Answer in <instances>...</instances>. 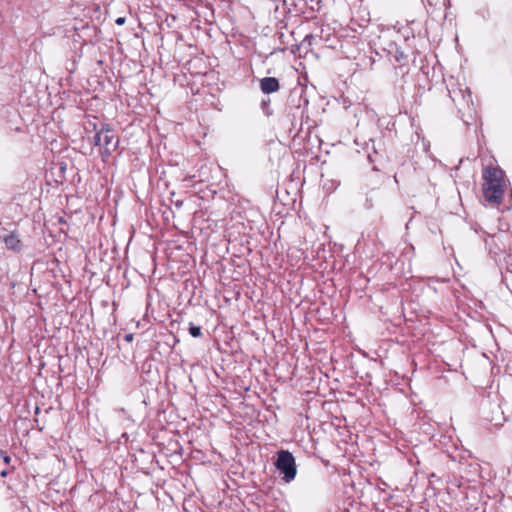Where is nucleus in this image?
I'll return each instance as SVG.
<instances>
[{"instance_id":"2eb2a0df","label":"nucleus","mask_w":512,"mask_h":512,"mask_svg":"<svg viewBox=\"0 0 512 512\" xmlns=\"http://www.w3.org/2000/svg\"><path fill=\"white\" fill-rule=\"evenodd\" d=\"M371 143H372V147H373V149H374L375 153H378V152H377V150H376V149H375V147H374V140H371Z\"/></svg>"},{"instance_id":"1a4fd4ad","label":"nucleus","mask_w":512,"mask_h":512,"mask_svg":"<svg viewBox=\"0 0 512 512\" xmlns=\"http://www.w3.org/2000/svg\"><path fill=\"white\" fill-rule=\"evenodd\" d=\"M373 199H374V197H373L372 194H367L366 195L365 204H364L366 209L373 208V206H374Z\"/></svg>"},{"instance_id":"f257e3e1","label":"nucleus","mask_w":512,"mask_h":512,"mask_svg":"<svg viewBox=\"0 0 512 512\" xmlns=\"http://www.w3.org/2000/svg\"><path fill=\"white\" fill-rule=\"evenodd\" d=\"M483 195L491 203L500 204L505 192V174L499 167L488 166L483 170Z\"/></svg>"},{"instance_id":"423d86ee","label":"nucleus","mask_w":512,"mask_h":512,"mask_svg":"<svg viewBox=\"0 0 512 512\" xmlns=\"http://www.w3.org/2000/svg\"><path fill=\"white\" fill-rule=\"evenodd\" d=\"M270 103L271 101L269 98L263 99L261 102V109L266 116H270L273 113L272 109L270 108Z\"/></svg>"},{"instance_id":"f03ea898","label":"nucleus","mask_w":512,"mask_h":512,"mask_svg":"<svg viewBox=\"0 0 512 512\" xmlns=\"http://www.w3.org/2000/svg\"><path fill=\"white\" fill-rule=\"evenodd\" d=\"M92 128L96 131L93 137V144L95 146H99L102 151V157H109L114 151L118 149L119 146V138L117 137L115 130L110 124H103L99 130H97V125L92 123Z\"/></svg>"},{"instance_id":"39448f33","label":"nucleus","mask_w":512,"mask_h":512,"mask_svg":"<svg viewBox=\"0 0 512 512\" xmlns=\"http://www.w3.org/2000/svg\"><path fill=\"white\" fill-rule=\"evenodd\" d=\"M4 243L9 250L14 252H20L22 249V242L14 232L4 237Z\"/></svg>"},{"instance_id":"4468645a","label":"nucleus","mask_w":512,"mask_h":512,"mask_svg":"<svg viewBox=\"0 0 512 512\" xmlns=\"http://www.w3.org/2000/svg\"><path fill=\"white\" fill-rule=\"evenodd\" d=\"M7 475H8V471H7V470H2V471L0 472V476H1V477H6Z\"/></svg>"},{"instance_id":"9b49d317","label":"nucleus","mask_w":512,"mask_h":512,"mask_svg":"<svg viewBox=\"0 0 512 512\" xmlns=\"http://www.w3.org/2000/svg\"><path fill=\"white\" fill-rule=\"evenodd\" d=\"M126 21V18L125 17H118L116 20H115V23L118 25V26H121L125 23Z\"/></svg>"},{"instance_id":"0eeeda50","label":"nucleus","mask_w":512,"mask_h":512,"mask_svg":"<svg viewBox=\"0 0 512 512\" xmlns=\"http://www.w3.org/2000/svg\"><path fill=\"white\" fill-rule=\"evenodd\" d=\"M393 57H394L395 61L400 63L401 65H403L404 62L407 60V55L399 49H397L395 51Z\"/></svg>"},{"instance_id":"ddd939ff","label":"nucleus","mask_w":512,"mask_h":512,"mask_svg":"<svg viewBox=\"0 0 512 512\" xmlns=\"http://www.w3.org/2000/svg\"><path fill=\"white\" fill-rule=\"evenodd\" d=\"M124 340L127 341V342H131L133 340V334H126L124 336Z\"/></svg>"},{"instance_id":"20e7f679","label":"nucleus","mask_w":512,"mask_h":512,"mask_svg":"<svg viewBox=\"0 0 512 512\" xmlns=\"http://www.w3.org/2000/svg\"><path fill=\"white\" fill-rule=\"evenodd\" d=\"M260 89L264 94H271L279 91L280 83L275 77H264L260 80Z\"/></svg>"},{"instance_id":"f8f14e48","label":"nucleus","mask_w":512,"mask_h":512,"mask_svg":"<svg viewBox=\"0 0 512 512\" xmlns=\"http://www.w3.org/2000/svg\"><path fill=\"white\" fill-rule=\"evenodd\" d=\"M489 420L491 422H494V425H500L501 424V417H498V418L492 417Z\"/></svg>"},{"instance_id":"dca6fc26","label":"nucleus","mask_w":512,"mask_h":512,"mask_svg":"<svg viewBox=\"0 0 512 512\" xmlns=\"http://www.w3.org/2000/svg\"><path fill=\"white\" fill-rule=\"evenodd\" d=\"M60 223H64V219L62 217L59 218Z\"/></svg>"},{"instance_id":"9d476101","label":"nucleus","mask_w":512,"mask_h":512,"mask_svg":"<svg viewBox=\"0 0 512 512\" xmlns=\"http://www.w3.org/2000/svg\"><path fill=\"white\" fill-rule=\"evenodd\" d=\"M0 454H1L2 458H3L4 463L5 464H10L11 457L6 452H4L2 450L0 451Z\"/></svg>"},{"instance_id":"7ed1b4c3","label":"nucleus","mask_w":512,"mask_h":512,"mask_svg":"<svg viewBox=\"0 0 512 512\" xmlns=\"http://www.w3.org/2000/svg\"><path fill=\"white\" fill-rule=\"evenodd\" d=\"M274 465L286 483H290L295 479L297 465L295 457L290 451L284 449L279 450Z\"/></svg>"},{"instance_id":"6e6552de","label":"nucleus","mask_w":512,"mask_h":512,"mask_svg":"<svg viewBox=\"0 0 512 512\" xmlns=\"http://www.w3.org/2000/svg\"><path fill=\"white\" fill-rule=\"evenodd\" d=\"M189 334L194 338L200 337L202 335L201 327L190 323Z\"/></svg>"}]
</instances>
